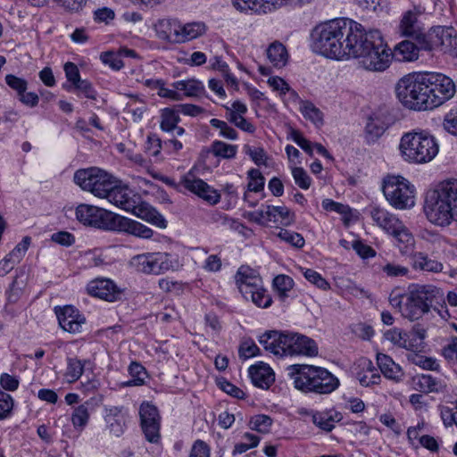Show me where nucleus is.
<instances>
[{
  "mask_svg": "<svg viewBox=\"0 0 457 457\" xmlns=\"http://www.w3.org/2000/svg\"><path fill=\"white\" fill-rule=\"evenodd\" d=\"M425 330L415 328L403 338V346L410 352H421L424 348Z\"/></svg>",
  "mask_w": 457,
  "mask_h": 457,
  "instance_id": "38",
  "label": "nucleus"
},
{
  "mask_svg": "<svg viewBox=\"0 0 457 457\" xmlns=\"http://www.w3.org/2000/svg\"><path fill=\"white\" fill-rule=\"evenodd\" d=\"M272 424V420L270 416L260 414L253 417L250 420V427L252 429L261 433H268Z\"/></svg>",
  "mask_w": 457,
  "mask_h": 457,
  "instance_id": "56",
  "label": "nucleus"
},
{
  "mask_svg": "<svg viewBox=\"0 0 457 457\" xmlns=\"http://www.w3.org/2000/svg\"><path fill=\"white\" fill-rule=\"evenodd\" d=\"M349 23L344 41L345 59H360L374 40L370 36L373 35L375 29L365 31L361 24L350 19Z\"/></svg>",
  "mask_w": 457,
  "mask_h": 457,
  "instance_id": "11",
  "label": "nucleus"
},
{
  "mask_svg": "<svg viewBox=\"0 0 457 457\" xmlns=\"http://www.w3.org/2000/svg\"><path fill=\"white\" fill-rule=\"evenodd\" d=\"M88 402L76 407L71 415V422L75 428H84L89 420Z\"/></svg>",
  "mask_w": 457,
  "mask_h": 457,
  "instance_id": "49",
  "label": "nucleus"
},
{
  "mask_svg": "<svg viewBox=\"0 0 457 457\" xmlns=\"http://www.w3.org/2000/svg\"><path fill=\"white\" fill-rule=\"evenodd\" d=\"M292 176L295 184L302 189L307 190L312 185V179L302 167L291 168Z\"/></svg>",
  "mask_w": 457,
  "mask_h": 457,
  "instance_id": "57",
  "label": "nucleus"
},
{
  "mask_svg": "<svg viewBox=\"0 0 457 457\" xmlns=\"http://www.w3.org/2000/svg\"><path fill=\"white\" fill-rule=\"evenodd\" d=\"M370 37L374 38V40L363 53V56H361V63L368 71H385L391 63L393 53L387 45L384 43L379 30H374Z\"/></svg>",
  "mask_w": 457,
  "mask_h": 457,
  "instance_id": "8",
  "label": "nucleus"
},
{
  "mask_svg": "<svg viewBox=\"0 0 457 457\" xmlns=\"http://www.w3.org/2000/svg\"><path fill=\"white\" fill-rule=\"evenodd\" d=\"M382 191L392 206L396 209L400 208V176L387 175L385 177Z\"/></svg>",
  "mask_w": 457,
  "mask_h": 457,
  "instance_id": "29",
  "label": "nucleus"
},
{
  "mask_svg": "<svg viewBox=\"0 0 457 457\" xmlns=\"http://www.w3.org/2000/svg\"><path fill=\"white\" fill-rule=\"evenodd\" d=\"M72 91L82 94L86 98L96 100L97 92L94 88L90 81L87 79H80L72 87Z\"/></svg>",
  "mask_w": 457,
  "mask_h": 457,
  "instance_id": "63",
  "label": "nucleus"
},
{
  "mask_svg": "<svg viewBox=\"0 0 457 457\" xmlns=\"http://www.w3.org/2000/svg\"><path fill=\"white\" fill-rule=\"evenodd\" d=\"M342 416L339 412L334 414L328 412H313L312 414V422L320 429L330 432L335 428V423L340 421Z\"/></svg>",
  "mask_w": 457,
  "mask_h": 457,
  "instance_id": "37",
  "label": "nucleus"
},
{
  "mask_svg": "<svg viewBox=\"0 0 457 457\" xmlns=\"http://www.w3.org/2000/svg\"><path fill=\"white\" fill-rule=\"evenodd\" d=\"M100 59L104 64L109 65L114 71H119L124 66L122 59L118 51H107L102 53Z\"/></svg>",
  "mask_w": 457,
  "mask_h": 457,
  "instance_id": "62",
  "label": "nucleus"
},
{
  "mask_svg": "<svg viewBox=\"0 0 457 457\" xmlns=\"http://www.w3.org/2000/svg\"><path fill=\"white\" fill-rule=\"evenodd\" d=\"M76 218L85 226L112 231L117 214L95 205L81 204L76 208Z\"/></svg>",
  "mask_w": 457,
  "mask_h": 457,
  "instance_id": "12",
  "label": "nucleus"
},
{
  "mask_svg": "<svg viewBox=\"0 0 457 457\" xmlns=\"http://www.w3.org/2000/svg\"><path fill=\"white\" fill-rule=\"evenodd\" d=\"M294 284L293 278L284 274L276 276L272 282V286L281 301H285L288 297V292L293 289Z\"/></svg>",
  "mask_w": 457,
  "mask_h": 457,
  "instance_id": "43",
  "label": "nucleus"
},
{
  "mask_svg": "<svg viewBox=\"0 0 457 457\" xmlns=\"http://www.w3.org/2000/svg\"><path fill=\"white\" fill-rule=\"evenodd\" d=\"M179 43L196 38L205 32V25L202 22L180 23Z\"/></svg>",
  "mask_w": 457,
  "mask_h": 457,
  "instance_id": "39",
  "label": "nucleus"
},
{
  "mask_svg": "<svg viewBox=\"0 0 457 457\" xmlns=\"http://www.w3.org/2000/svg\"><path fill=\"white\" fill-rule=\"evenodd\" d=\"M441 353L450 364L457 365V337L450 338L449 342L443 346Z\"/></svg>",
  "mask_w": 457,
  "mask_h": 457,
  "instance_id": "61",
  "label": "nucleus"
},
{
  "mask_svg": "<svg viewBox=\"0 0 457 457\" xmlns=\"http://www.w3.org/2000/svg\"><path fill=\"white\" fill-rule=\"evenodd\" d=\"M245 299L251 300L259 308H269L272 303V297L263 287V285L253 290L249 295H243Z\"/></svg>",
  "mask_w": 457,
  "mask_h": 457,
  "instance_id": "42",
  "label": "nucleus"
},
{
  "mask_svg": "<svg viewBox=\"0 0 457 457\" xmlns=\"http://www.w3.org/2000/svg\"><path fill=\"white\" fill-rule=\"evenodd\" d=\"M259 344L265 351L278 357L286 356H316V342L299 333L289 331L269 330L259 337Z\"/></svg>",
  "mask_w": 457,
  "mask_h": 457,
  "instance_id": "2",
  "label": "nucleus"
},
{
  "mask_svg": "<svg viewBox=\"0 0 457 457\" xmlns=\"http://www.w3.org/2000/svg\"><path fill=\"white\" fill-rule=\"evenodd\" d=\"M347 24L349 19H335L317 25L311 33L313 51L328 58L345 59Z\"/></svg>",
  "mask_w": 457,
  "mask_h": 457,
  "instance_id": "3",
  "label": "nucleus"
},
{
  "mask_svg": "<svg viewBox=\"0 0 457 457\" xmlns=\"http://www.w3.org/2000/svg\"><path fill=\"white\" fill-rule=\"evenodd\" d=\"M180 121L179 112L178 108H164L161 113V129L166 132L174 131V128Z\"/></svg>",
  "mask_w": 457,
  "mask_h": 457,
  "instance_id": "41",
  "label": "nucleus"
},
{
  "mask_svg": "<svg viewBox=\"0 0 457 457\" xmlns=\"http://www.w3.org/2000/svg\"><path fill=\"white\" fill-rule=\"evenodd\" d=\"M249 182L247 184V191L258 193L264 189L265 178L257 169H251L247 172Z\"/></svg>",
  "mask_w": 457,
  "mask_h": 457,
  "instance_id": "52",
  "label": "nucleus"
},
{
  "mask_svg": "<svg viewBox=\"0 0 457 457\" xmlns=\"http://www.w3.org/2000/svg\"><path fill=\"white\" fill-rule=\"evenodd\" d=\"M412 267L416 270L440 272L443 270V264L436 260L429 259L422 253H414L410 259Z\"/></svg>",
  "mask_w": 457,
  "mask_h": 457,
  "instance_id": "36",
  "label": "nucleus"
},
{
  "mask_svg": "<svg viewBox=\"0 0 457 457\" xmlns=\"http://www.w3.org/2000/svg\"><path fill=\"white\" fill-rule=\"evenodd\" d=\"M137 217L160 228H165L167 227V220L154 207L145 202L137 200L136 207L129 211Z\"/></svg>",
  "mask_w": 457,
  "mask_h": 457,
  "instance_id": "23",
  "label": "nucleus"
},
{
  "mask_svg": "<svg viewBox=\"0 0 457 457\" xmlns=\"http://www.w3.org/2000/svg\"><path fill=\"white\" fill-rule=\"evenodd\" d=\"M210 64L213 70H217L221 72L228 85H231V87H237V80L236 77L229 73L228 65L227 64V62L222 61L220 57L214 56L212 59L210 60Z\"/></svg>",
  "mask_w": 457,
  "mask_h": 457,
  "instance_id": "51",
  "label": "nucleus"
},
{
  "mask_svg": "<svg viewBox=\"0 0 457 457\" xmlns=\"http://www.w3.org/2000/svg\"><path fill=\"white\" fill-rule=\"evenodd\" d=\"M370 215L378 225L383 228L388 234L393 235L397 240H400V221L397 217L377 207L371 209Z\"/></svg>",
  "mask_w": 457,
  "mask_h": 457,
  "instance_id": "24",
  "label": "nucleus"
},
{
  "mask_svg": "<svg viewBox=\"0 0 457 457\" xmlns=\"http://www.w3.org/2000/svg\"><path fill=\"white\" fill-rule=\"evenodd\" d=\"M210 152L216 157L233 159L237 153V145L215 140L211 145Z\"/></svg>",
  "mask_w": 457,
  "mask_h": 457,
  "instance_id": "44",
  "label": "nucleus"
},
{
  "mask_svg": "<svg viewBox=\"0 0 457 457\" xmlns=\"http://www.w3.org/2000/svg\"><path fill=\"white\" fill-rule=\"evenodd\" d=\"M210 124L212 127L220 130V136L229 139L236 140L238 137V134L236 129L230 127L226 121L220 120L219 119H212L210 120Z\"/></svg>",
  "mask_w": 457,
  "mask_h": 457,
  "instance_id": "53",
  "label": "nucleus"
},
{
  "mask_svg": "<svg viewBox=\"0 0 457 457\" xmlns=\"http://www.w3.org/2000/svg\"><path fill=\"white\" fill-rule=\"evenodd\" d=\"M131 379L124 383L126 386H139L145 384L146 370L139 362L133 361L129 366Z\"/></svg>",
  "mask_w": 457,
  "mask_h": 457,
  "instance_id": "46",
  "label": "nucleus"
},
{
  "mask_svg": "<svg viewBox=\"0 0 457 457\" xmlns=\"http://www.w3.org/2000/svg\"><path fill=\"white\" fill-rule=\"evenodd\" d=\"M402 40V62H414L419 59L421 50H431L427 37H408Z\"/></svg>",
  "mask_w": 457,
  "mask_h": 457,
  "instance_id": "22",
  "label": "nucleus"
},
{
  "mask_svg": "<svg viewBox=\"0 0 457 457\" xmlns=\"http://www.w3.org/2000/svg\"><path fill=\"white\" fill-rule=\"evenodd\" d=\"M402 244L404 245L402 248V254H405L408 258H411L415 252V239L412 234L404 227H402Z\"/></svg>",
  "mask_w": 457,
  "mask_h": 457,
  "instance_id": "59",
  "label": "nucleus"
},
{
  "mask_svg": "<svg viewBox=\"0 0 457 457\" xmlns=\"http://www.w3.org/2000/svg\"><path fill=\"white\" fill-rule=\"evenodd\" d=\"M424 8L414 5L405 11L402 16V37H426L420 17Z\"/></svg>",
  "mask_w": 457,
  "mask_h": 457,
  "instance_id": "16",
  "label": "nucleus"
},
{
  "mask_svg": "<svg viewBox=\"0 0 457 457\" xmlns=\"http://www.w3.org/2000/svg\"><path fill=\"white\" fill-rule=\"evenodd\" d=\"M431 49L441 48L446 52L450 51L452 47L457 50V37H453L449 29L444 27L435 28L429 33V40L428 39Z\"/></svg>",
  "mask_w": 457,
  "mask_h": 457,
  "instance_id": "25",
  "label": "nucleus"
},
{
  "mask_svg": "<svg viewBox=\"0 0 457 457\" xmlns=\"http://www.w3.org/2000/svg\"><path fill=\"white\" fill-rule=\"evenodd\" d=\"M158 37L170 43H179L180 22L174 19H162L154 24Z\"/></svg>",
  "mask_w": 457,
  "mask_h": 457,
  "instance_id": "27",
  "label": "nucleus"
},
{
  "mask_svg": "<svg viewBox=\"0 0 457 457\" xmlns=\"http://www.w3.org/2000/svg\"><path fill=\"white\" fill-rule=\"evenodd\" d=\"M140 423L145 439L150 443H158L160 435V415L157 408L143 403L139 409Z\"/></svg>",
  "mask_w": 457,
  "mask_h": 457,
  "instance_id": "14",
  "label": "nucleus"
},
{
  "mask_svg": "<svg viewBox=\"0 0 457 457\" xmlns=\"http://www.w3.org/2000/svg\"><path fill=\"white\" fill-rule=\"evenodd\" d=\"M300 112L303 116L314 124H322V112L312 102L301 101Z\"/></svg>",
  "mask_w": 457,
  "mask_h": 457,
  "instance_id": "48",
  "label": "nucleus"
},
{
  "mask_svg": "<svg viewBox=\"0 0 457 457\" xmlns=\"http://www.w3.org/2000/svg\"><path fill=\"white\" fill-rule=\"evenodd\" d=\"M402 104L415 111L429 110L427 74L410 73L402 78Z\"/></svg>",
  "mask_w": 457,
  "mask_h": 457,
  "instance_id": "6",
  "label": "nucleus"
},
{
  "mask_svg": "<svg viewBox=\"0 0 457 457\" xmlns=\"http://www.w3.org/2000/svg\"><path fill=\"white\" fill-rule=\"evenodd\" d=\"M112 231L125 232L145 239L151 238L154 235L153 229L147 226L118 214Z\"/></svg>",
  "mask_w": 457,
  "mask_h": 457,
  "instance_id": "20",
  "label": "nucleus"
},
{
  "mask_svg": "<svg viewBox=\"0 0 457 457\" xmlns=\"http://www.w3.org/2000/svg\"><path fill=\"white\" fill-rule=\"evenodd\" d=\"M74 181L83 190L105 199L112 188L115 187L117 179L100 168L91 167L77 170L74 174Z\"/></svg>",
  "mask_w": 457,
  "mask_h": 457,
  "instance_id": "7",
  "label": "nucleus"
},
{
  "mask_svg": "<svg viewBox=\"0 0 457 457\" xmlns=\"http://www.w3.org/2000/svg\"><path fill=\"white\" fill-rule=\"evenodd\" d=\"M416 190L413 185L402 177V209H409L415 205Z\"/></svg>",
  "mask_w": 457,
  "mask_h": 457,
  "instance_id": "50",
  "label": "nucleus"
},
{
  "mask_svg": "<svg viewBox=\"0 0 457 457\" xmlns=\"http://www.w3.org/2000/svg\"><path fill=\"white\" fill-rule=\"evenodd\" d=\"M429 110H433L453 97L456 92L453 79L442 73L427 74Z\"/></svg>",
  "mask_w": 457,
  "mask_h": 457,
  "instance_id": "13",
  "label": "nucleus"
},
{
  "mask_svg": "<svg viewBox=\"0 0 457 457\" xmlns=\"http://www.w3.org/2000/svg\"><path fill=\"white\" fill-rule=\"evenodd\" d=\"M419 383L424 390L438 392L444 388L443 383L431 375H422L419 378Z\"/></svg>",
  "mask_w": 457,
  "mask_h": 457,
  "instance_id": "64",
  "label": "nucleus"
},
{
  "mask_svg": "<svg viewBox=\"0 0 457 457\" xmlns=\"http://www.w3.org/2000/svg\"><path fill=\"white\" fill-rule=\"evenodd\" d=\"M267 57L273 66L282 68L288 61L287 50L282 43L275 41L268 47Z\"/></svg>",
  "mask_w": 457,
  "mask_h": 457,
  "instance_id": "35",
  "label": "nucleus"
},
{
  "mask_svg": "<svg viewBox=\"0 0 457 457\" xmlns=\"http://www.w3.org/2000/svg\"><path fill=\"white\" fill-rule=\"evenodd\" d=\"M268 221L288 226L295 221L294 213L286 206L268 205Z\"/></svg>",
  "mask_w": 457,
  "mask_h": 457,
  "instance_id": "33",
  "label": "nucleus"
},
{
  "mask_svg": "<svg viewBox=\"0 0 457 457\" xmlns=\"http://www.w3.org/2000/svg\"><path fill=\"white\" fill-rule=\"evenodd\" d=\"M436 138L426 132H409L402 137V156L413 163H427L438 154Z\"/></svg>",
  "mask_w": 457,
  "mask_h": 457,
  "instance_id": "5",
  "label": "nucleus"
},
{
  "mask_svg": "<svg viewBox=\"0 0 457 457\" xmlns=\"http://www.w3.org/2000/svg\"><path fill=\"white\" fill-rule=\"evenodd\" d=\"M377 362L381 372L386 378L397 381L396 373L397 370L400 368L395 363L391 357L383 353H378L377 355Z\"/></svg>",
  "mask_w": 457,
  "mask_h": 457,
  "instance_id": "45",
  "label": "nucleus"
},
{
  "mask_svg": "<svg viewBox=\"0 0 457 457\" xmlns=\"http://www.w3.org/2000/svg\"><path fill=\"white\" fill-rule=\"evenodd\" d=\"M134 262L137 269L145 274H162L169 270H177L182 266L177 255L168 253L137 255Z\"/></svg>",
  "mask_w": 457,
  "mask_h": 457,
  "instance_id": "10",
  "label": "nucleus"
},
{
  "mask_svg": "<svg viewBox=\"0 0 457 457\" xmlns=\"http://www.w3.org/2000/svg\"><path fill=\"white\" fill-rule=\"evenodd\" d=\"M87 291L90 295L108 302H115L121 295V291L109 278H96L90 281L87 286Z\"/></svg>",
  "mask_w": 457,
  "mask_h": 457,
  "instance_id": "18",
  "label": "nucleus"
},
{
  "mask_svg": "<svg viewBox=\"0 0 457 457\" xmlns=\"http://www.w3.org/2000/svg\"><path fill=\"white\" fill-rule=\"evenodd\" d=\"M287 370L295 387L303 393L330 394L339 386L338 378L321 367L293 364Z\"/></svg>",
  "mask_w": 457,
  "mask_h": 457,
  "instance_id": "4",
  "label": "nucleus"
},
{
  "mask_svg": "<svg viewBox=\"0 0 457 457\" xmlns=\"http://www.w3.org/2000/svg\"><path fill=\"white\" fill-rule=\"evenodd\" d=\"M278 237L286 243L296 248H302L304 245V238L297 232L281 228L278 233Z\"/></svg>",
  "mask_w": 457,
  "mask_h": 457,
  "instance_id": "54",
  "label": "nucleus"
},
{
  "mask_svg": "<svg viewBox=\"0 0 457 457\" xmlns=\"http://www.w3.org/2000/svg\"><path fill=\"white\" fill-rule=\"evenodd\" d=\"M105 199L117 207L129 212L136 207V202L140 200V197L117 179L115 187L112 188Z\"/></svg>",
  "mask_w": 457,
  "mask_h": 457,
  "instance_id": "17",
  "label": "nucleus"
},
{
  "mask_svg": "<svg viewBox=\"0 0 457 457\" xmlns=\"http://www.w3.org/2000/svg\"><path fill=\"white\" fill-rule=\"evenodd\" d=\"M235 279L242 295H249L262 285V279L257 271L248 266H241L236 273Z\"/></svg>",
  "mask_w": 457,
  "mask_h": 457,
  "instance_id": "21",
  "label": "nucleus"
},
{
  "mask_svg": "<svg viewBox=\"0 0 457 457\" xmlns=\"http://www.w3.org/2000/svg\"><path fill=\"white\" fill-rule=\"evenodd\" d=\"M322 207L328 212H335L343 216L345 225L348 226L353 219L352 209L345 204L335 202L332 199H324L322 201Z\"/></svg>",
  "mask_w": 457,
  "mask_h": 457,
  "instance_id": "40",
  "label": "nucleus"
},
{
  "mask_svg": "<svg viewBox=\"0 0 457 457\" xmlns=\"http://www.w3.org/2000/svg\"><path fill=\"white\" fill-rule=\"evenodd\" d=\"M60 327L66 332L76 334L81 332L82 325L86 323V318L72 305L54 307Z\"/></svg>",
  "mask_w": 457,
  "mask_h": 457,
  "instance_id": "15",
  "label": "nucleus"
},
{
  "mask_svg": "<svg viewBox=\"0 0 457 457\" xmlns=\"http://www.w3.org/2000/svg\"><path fill=\"white\" fill-rule=\"evenodd\" d=\"M181 184L186 189L197 195L211 204H216L220 202V194L201 179L187 175L181 180Z\"/></svg>",
  "mask_w": 457,
  "mask_h": 457,
  "instance_id": "19",
  "label": "nucleus"
},
{
  "mask_svg": "<svg viewBox=\"0 0 457 457\" xmlns=\"http://www.w3.org/2000/svg\"><path fill=\"white\" fill-rule=\"evenodd\" d=\"M172 87L178 92L182 91L187 97H197L205 93L204 84L195 79L175 81L172 83Z\"/></svg>",
  "mask_w": 457,
  "mask_h": 457,
  "instance_id": "32",
  "label": "nucleus"
},
{
  "mask_svg": "<svg viewBox=\"0 0 457 457\" xmlns=\"http://www.w3.org/2000/svg\"><path fill=\"white\" fill-rule=\"evenodd\" d=\"M359 366L362 368L361 372L357 373V379L363 386L378 385L380 381V375L369 359H361Z\"/></svg>",
  "mask_w": 457,
  "mask_h": 457,
  "instance_id": "30",
  "label": "nucleus"
},
{
  "mask_svg": "<svg viewBox=\"0 0 457 457\" xmlns=\"http://www.w3.org/2000/svg\"><path fill=\"white\" fill-rule=\"evenodd\" d=\"M392 123H394V120L392 118H388L386 120L381 121L378 115L370 117L365 127L368 139L375 141Z\"/></svg>",
  "mask_w": 457,
  "mask_h": 457,
  "instance_id": "34",
  "label": "nucleus"
},
{
  "mask_svg": "<svg viewBox=\"0 0 457 457\" xmlns=\"http://www.w3.org/2000/svg\"><path fill=\"white\" fill-rule=\"evenodd\" d=\"M444 129L453 136H457V104L445 115Z\"/></svg>",
  "mask_w": 457,
  "mask_h": 457,
  "instance_id": "58",
  "label": "nucleus"
},
{
  "mask_svg": "<svg viewBox=\"0 0 457 457\" xmlns=\"http://www.w3.org/2000/svg\"><path fill=\"white\" fill-rule=\"evenodd\" d=\"M104 420L110 433L116 436L123 434L126 427V413L121 407H110L105 410Z\"/></svg>",
  "mask_w": 457,
  "mask_h": 457,
  "instance_id": "28",
  "label": "nucleus"
},
{
  "mask_svg": "<svg viewBox=\"0 0 457 457\" xmlns=\"http://www.w3.org/2000/svg\"><path fill=\"white\" fill-rule=\"evenodd\" d=\"M436 290L434 287L412 284L408 287L406 312L410 320H414L429 312Z\"/></svg>",
  "mask_w": 457,
  "mask_h": 457,
  "instance_id": "9",
  "label": "nucleus"
},
{
  "mask_svg": "<svg viewBox=\"0 0 457 457\" xmlns=\"http://www.w3.org/2000/svg\"><path fill=\"white\" fill-rule=\"evenodd\" d=\"M88 360H80L77 357H68L66 359V370L64 371V378L68 383H75L82 376L87 364H89Z\"/></svg>",
  "mask_w": 457,
  "mask_h": 457,
  "instance_id": "31",
  "label": "nucleus"
},
{
  "mask_svg": "<svg viewBox=\"0 0 457 457\" xmlns=\"http://www.w3.org/2000/svg\"><path fill=\"white\" fill-rule=\"evenodd\" d=\"M248 371L253 384L257 387L267 389L275 380L273 370L266 363L252 365Z\"/></svg>",
  "mask_w": 457,
  "mask_h": 457,
  "instance_id": "26",
  "label": "nucleus"
},
{
  "mask_svg": "<svg viewBox=\"0 0 457 457\" xmlns=\"http://www.w3.org/2000/svg\"><path fill=\"white\" fill-rule=\"evenodd\" d=\"M424 212L428 220L436 226L447 227L457 221V179L444 180L428 190Z\"/></svg>",
  "mask_w": 457,
  "mask_h": 457,
  "instance_id": "1",
  "label": "nucleus"
},
{
  "mask_svg": "<svg viewBox=\"0 0 457 457\" xmlns=\"http://www.w3.org/2000/svg\"><path fill=\"white\" fill-rule=\"evenodd\" d=\"M64 71L67 80L71 82V85H63V88L69 92H71L72 87L81 79L79 68L75 63L68 62L64 64Z\"/></svg>",
  "mask_w": 457,
  "mask_h": 457,
  "instance_id": "60",
  "label": "nucleus"
},
{
  "mask_svg": "<svg viewBox=\"0 0 457 457\" xmlns=\"http://www.w3.org/2000/svg\"><path fill=\"white\" fill-rule=\"evenodd\" d=\"M6 85L15 92L17 97L21 94L25 93L28 88V81L25 79L20 78L13 74H7L5 76Z\"/></svg>",
  "mask_w": 457,
  "mask_h": 457,
  "instance_id": "55",
  "label": "nucleus"
},
{
  "mask_svg": "<svg viewBox=\"0 0 457 457\" xmlns=\"http://www.w3.org/2000/svg\"><path fill=\"white\" fill-rule=\"evenodd\" d=\"M233 6L241 12L252 11L258 14H265L263 0H232Z\"/></svg>",
  "mask_w": 457,
  "mask_h": 457,
  "instance_id": "47",
  "label": "nucleus"
}]
</instances>
